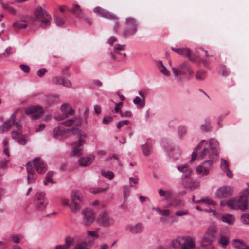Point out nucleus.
I'll return each mask as SVG.
<instances>
[{"label":"nucleus","instance_id":"27","mask_svg":"<svg viewBox=\"0 0 249 249\" xmlns=\"http://www.w3.org/2000/svg\"><path fill=\"white\" fill-rule=\"evenodd\" d=\"M233 246L238 249H249V246H248L243 241L235 239L233 241Z\"/></svg>","mask_w":249,"mask_h":249},{"label":"nucleus","instance_id":"11","mask_svg":"<svg viewBox=\"0 0 249 249\" xmlns=\"http://www.w3.org/2000/svg\"><path fill=\"white\" fill-rule=\"evenodd\" d=\"M213 164V161L212 160H207L197 167L196 171L198 174L207 175L209 174V170Z\"/></svg>","mask_w":249,"mask_h":249},{"label":"nucleus","instance_id":"42","mask_svg":"<svg viewBox=\"0 0 249 249\" xmlns=\"http://www.w3.org/2000/svg\"><path fill=\"white\" fill-rule=\"evenodd\" d=\"M151 149L152 146L150 144L146 143L142 148L143 154L145 156L148 155L150 153Z\"/></svg>","mask_w":249,"mask_h":249},{"label":"nucleus","instance_id":"10","mask_svg":"<svg viewBox=\"0 0 249 249\" xmlns=\"http://www.w3.org/2000/svg\"><path fill=\"white\" fill-rule=\"evenodd\" d=\"M233 188L232 187L224 186L216 191L215 196L218 198H225L231 196L233 194Z\"/></svg>","mask_w":249,"mask_h":249},{"label":"nucleus","instance_id":"36","mask_svg":"<svg viewBox=\"0 0 249 249\" xmlns=\"http://www.w3.org/2000/svg\"><path fill=\"white\" fill-rule=\"evenodd\" d=\"M204 203L208 206H210V205L215 206L217 204L215 201H214L213 200L209 199L208 198H202V199L197 200L196 201V203Z\"/></svg>","mask_w":249,"mask_h":249},{"label":"nucleus","instance_id":"40","mask_svg":"<svg viewBox=\"0 0 249 249\" xmlns=\"http://www.w3.org/2000/svg\"><path fill=\"white\" fill-rule=\"evenodd\" d=\"M101 174L105 177L111 180L114 178V173L110 171L102 170Z\"/></svg>","mask_w":249,"mask_h":249},{"label":"nucleus","instance_id":"25","mask_svg":"<svg viewBox=\"0 0 249 249\" xmlns=\"http://www.w3.org/2000/svg\"><path fill=\"white\" fill-rule=\"evenodd\" d=\"M171 49L176 52L178 54L181 55L188 57H190V50L189 49L186 48H178L175 47H172Z\"/></svg>","mask_w":249,"mask_h":249},{"label":"nucleus","instance_id":"63","mask_svg":"<svg viewBox=\"0 0 249 249\" xmlns=\"http://www.w3.org/2000/svg\"><path fill=\"white\" fill-rule=\"evenodd\" d=\"M129 123V121L128 120L120 121L118 124L117 128L119 129L121 127H123V126L127 125Z\"/></svg>","mask_w":249,"mask_h":249},{"label":"nucleus","instance_id":"55","mask_svg":"<svg viewBox=\"0 0 249 249\" xmlns=\"http://www.w3.org/2000/svg\"><path fill=\"white\" fill-rule=\"evenodd\" d=\"M229 74V71L228 69L225 66H221V75L222 76H227Z\"/></svg>","mask_w":249,"mask_h":249},{"label":"nucleus","instance_id":"13","mask_svg":"<svg viewBox=\"0 0 249 249\" xmlns=\"http://www.w3.org/2000/svg\"><path fill=\"white\" fill-rule=\"evenodd\" d=\"M9 142L7 139H4L3 141V154L5 155L3 160L1 161L0 168H3L6 166L7 164L10 161V154L8 147Z\"/></svg>","mask_w":249,"mask_h":249},{"label":"nucleus","instance_id":"52","mask_svg":"<svg viewBox=\"0 0 249 249\" xmlns=\"http://www.w3.org/2000/svg\"><path fill=\"white\" fill-rule=\"evenodd\" d=\"M189 214V212L187 210H180L176 211L175 215L177 216H182L187 215Z\"/></svg>","mask_w":249,"mask_h":249},{"label":"nucleus","instance_id":"54","mask_svg":"<svg viewBox=\"0 0 249 249\" xmlns=\"http://www.w3.org/2000/svg\"><path fill=\"white\" fill-rule=\"evenodd\" d=\"M9 240L11 242H13L15 243H18L19 242L20 238L18 235H14L11 236L9 238Z\"/></svg>","mask_w":249,"mask_h":249},{"label":"nucleus","instance_id":"51","mask_svg":"<svg viewBox=\"0 0 249 249\" xmlns=\"http://www.w3.org/2000/svg\"><path fill=\"white\" fill-rule=\"evenodd\" d=\"M63 80V77L60 76H57L52 79L53 83L55 85H62V83Z\"/></svg>","mask_w":249,"mask_h":249},{"label":"nucleus","instance_id":"62","mask_svg":"<svg viewBox=\"0 0 249 249\" xmlns=\"http://www.w3.org/2000/svg\"><path fill=\"white\" fill-rule=\"evenodd\" d=\"M3 7L11 13L15 14L16 13V10L14 8H13L12 7L9 6L6 4H3Z\"/></svg>","mask_w":249,"mask_h":249},{"label":"nucleus","instance_id":"37","mask_svg":"<svg viewBox=\"0 0 249 249\" xmlns=\"http://www.w3.org/2000/svg\"><path fill=\"white\" fill-rule=\"evenodd\" d=\"M218 243L223 247H225L229 243V239L227 236L223 234H220L219 235V238L218 240Z\"/></svg>","mask_w":249,"mask_h":249},{"label":"nucleus","instance_id":"24","mask_svg":"<svg viewBox=\"0 0 249 249\" xmlns=\"http://www.w3.org/2000/svg\"><path fill=\"white\" fill-rule=\"evenodd\" d=\"M68 11L72 12L77 17L81 19L85 18V13L78 4H74L73 8L68 9Z\"/></svg>","mask_w":249,"mask_h":249},{"label":"nucleus","instance_id":"35","mask_svg":"<svg viewBox=\"0 0 249 249\" xmlns=\"http://www.w3.org/2000/svg\"><path fill=\"white\" fill-rule=\"evenodd\" d=\"M157 67L160 71L162 72L164 75L168 76L170 75V73L168 72L166 68L163 65L162 61H159L157 63Z\"/></svg>","mask_w":249,"mask_h":249},{"label":"nucleus","instance_id":"34","mask_svg":"<svg viewBox=\"0 0 249 249\" xmlns=\"http://www.w3.org/2000/svg\"><path fill=\"white\" fill-rule=\"evenodd\" d=\"M178 169L181 172L185 174L186 176H189L192 172V170L188 165H180L178 167Z\"/></svg>","mask_w":249,"mask_h":249},{"label":"nucleus","instance_id":"14","mask_svg":"<svg viewBox=\"0 0 249 249\" xmlns=\"http://www.w3.org/2000/svg\"><path fill=\"white\" fill-rule=\"evenodd\" d=\"M83 215V221L85 226L90 225L94 220V213L91 209H86L82 212Z\"/></svg>","mask_w":249,"mask_h":249},{"label":"nucleus","instance_id":"45","mask_svg":"<svg viewBox=\"0 0 249 249\" xmlns=\"http://www.w3.org/2000/svg\"><path fill=\"white\" fill-rule=\"evenodd\" d=\"M76 117L73 119H68L67 121L61 123V124L67 127H70L74 124V123L76 122Z\"/></svg>","mask_w":249,"mask_h":249},{"label":"nucleus","instance_id":"61","mask_svg":"<svg viewBox=\"0 0 249 249\" xmlns=\"http://www.w3.org/2000/svg\"><path fill=\"white\" fill-rule=\"evenodd\" d=\"M47 72V70L45 68H41L39 69L37 72V75L39 77H42Z\"/></svg>","mask_w":249,"mask_h":249},{"label":"nucleus","instance_id":"57","mask_svg":"<svg viewBox=\"0 0 249 249\" xmlns=\"http://www.w3.org/2000/svg\"><path fill=\"white\" fill-rule=\"evenodd\" d=\"M62 85L67 88H71L72 86V84L70 81L64 77L63 82L62 83Z\"/></svg>","mask_w":249,"mask_h":249},{"label":"nucleus","instance_id":"59","mask_svg":"<svg viewBox=\"0 0 249 249\" xmlns=\"http://www.w3.org/2000/svg\"><path fill=\"white\" fill-rule=\"evenodd\" d=\"M20 67L24 72L29 73L30 72V68L29 66L26 64H21Z\"/></svg>","mask_w":249,"mask_h":249},{"label":"nucleus","instance_id":"31","mask_svg":"<svg viewBox=\"0 0 249 249\" xmlns=\"http://www.w3.org/2000/svg\"><path fill=\"white\" fill-rule=\"evenodd\" d=\"M108 188L109 187L108 185L104 187H93L90 188V192L92 194L103 193L106 192Z\"/></svg>","mask_w":249,"mask_h":249},{"label":"nucleus","instance_id":"23","mask_svg":"<svg viewBox=\"0 0 249 249\" xmlns=\"http://www.w3.org/2000/svg\"><path fill=\"white\" fill-rule=\"evenodd\" d=\"M139 94L141 96L142 99L140 97L137 96L133 99V102L135 104L137 105L138 107L142 108L145 106V97L142 91L139 92Z\"/></svg>","mask_w":249,"mask_h":249},{"label":"nucleus","instance_id":"33","mask_svg":"<svg viewBox=\"0 0 249 249\" xmlns=\"http://www.w3.org/2000/svg\"><path fill=\"white\" fill-rule=\"evenodd\" d=\"M218 145V142L215 140H210L209 141V146L210 147L211 151L213 152L215 157H216L218 155V153L215 151L214 148Z\"/></svg>","mask_w":249,"mask_h":249},{"label":"nucleus","instance_id":"47","mask_svg":"<svg viewBox=\"0 0 249 249\" xmlns=\"http://www.w3.org/2000/svg\"><path fill=\"white\" fill-rule=\"evenodd\" d=\"M73 249H90L86 242H82L76 245Z\"/></svg>","mask_w":249,"mask_h":249},{"label":"nucleus","instance_id":"22","mask_svg":"<svg viewBox=\"0 0 249 249\" xmlns=\"http://www.w3.org/2000/svg\"><path fill=\"white\" fill-rule=\"evenodd\" d=\"M220 168L222 171L226 173L228 177L230 178H233L232 172L229 169L228 162L223 158L221 159Z\"/></svg>","mask_w":249,"mask_h":249},{"label":"nucleus","instance_id":"6","mask_svg":"<svg viewBox=\"0 0 249 249\" xmlns=\"http://www.w3.org/2000/svg\"><path fill=\"white\" fill-rule=\"evenodd\" d=\"M71 202L70 208L71 211L75 213L79 211L82 204V196L78 191H72L71 194Z\"/></svg>","mask_w":249,"mask_h":249},{"label":"nucleus","instance_id":"53","mask_svg":"<svg viewBox=\"0 0 249 249\" xmlns=\"http://www.w3.org/2000/svg\"><path fill=\"white\" fill-rule=\"evenodd\" d=\"M54 21L57 26H61L64 23L63 19L60 17L56 16L54 18Z\"/></svg>","mask_w":249,"mask_h":249},{"label":"nucleus","instance_id":"50","mask_svg":"<svg viewBox=\"0 0 249 249\" xmlns=\"http://www.w3.org/2000/svg\"><path fill=\"white\" fill-rule=\"evenodd\" d=\"M43 113V109L42 108H41V109L39 110H38V111H37L36 113H35L32 115L31 118L33 120L39 119L42 116Z\"/></svg>","mask_w":249,"mask_h":249},{"label":"nucleus","instance_id":"4","mask_svg":"<svg viewBox=\"0 0 249 249\" xmlns=\"http://www.w3.org/2000/svg\"><path fill=\"white\" fill-rule=\"evenodd\" d=\"M34 14L36 20L40 23V26L41 28H45L50 26L51 17L41 7L38 6L36 8Z\"/></svg>","mask_w":249,"mask_h":249},{"label":"nucleus","instance_id":"29","mask_svg":"<svg viewBox=\"0 0 249 249\" xmlns=\"http://www.w3.org/2000/svg\"><path fill=\"white\" fill-rule=\"evenodd\" d=\"M42 107L38 106H33L29 107L25 109V114L29 115H33L36 113L38 110H39Z\"/></svg>","mask_w":249,"mask_h":249},{"label":"nucleus","instance_id":"44","mask_svg":"<svg viewBox=\"0 0 249 249\" xmlns=\"http://www.w3.org/2000/svg\"><path fill=\"white\" fill-rule=\"evenodd\" d=\"M12 53V49L10 47H7L5 52L0 54V58H5L10 56Z\"/></svg>","mask_w":249,"mask_h":249},{"label":"nucleus","instance_id":"41","mask_svg":"<svg viewBox=\"0 0 249 249\" xmlns=\"http://www.w3.org/2000/svg\"><path fill=\"white\" fill-rule=\"evenodd\" d=\"M27 27V25L26 24L20 21H16L13 23V27L15 29H25Z\"/></svg>","mask_w":249,"mask_h":249},{"label":"nucleus","instance_id":"9","mask_svg":"<svg viewBox=\"0 0 249 249\" xmlns=\"http://www.w3.org/2000/svg\"><path fill=\"white\" fill-rule=\"evenodd\" d=\"M93 12L98 16L103 17L108 20H116L117 16L112 13L104 9L103 8L97 6L93 9Z\"/></svg>","mask_w":249,"mask_h":249},{"label":"nucleus","instance_id":"39","mask_svg":"<svg viewBox=\"0 0 249 249\" xmlns=\"http://www.w3.org/2000/svg\"><path fill=\"white\" fill-rule=\"evenodd\" d=\"M184 204L183 202L181 200H176L174 201L172 204H169L168 207L173 206L174 208H180L184 207Z\"/></svg>","mask_w":249,"mask_h":249},{"label":"nucleus","instance_id":"58","mask_svg":"<svg viewBox=\"0 0 249 249\" xmlns=\"http://www.w3.org/2000/svg\"><path fill=\"white\" fill-rule=\"evenodd\" d=\"M112 21H114V25L113 26L114 30L116 32L119 30L120 27V22L119 21L118 17L117 16L116 20H111Z\"/></svg>","mask_w":249,"mask_h":249},{"label":"nucleus","instance_id":"32","mask_svg":"<svg viewBox=\"0 0 249 249\" xmlns=\"http://www.w3.org/2000/svg\"><path fill=\"white\" fill-rule=\"evenodd\" d=\"M239 205L246 204V210L248 209V195L243 194L241 195L240 197L237 199Z\"/></svg>","mask_w":249,"mask_h":249},{"label":"nucleus","instance_id":"21","mask_svg":"<svg viewBox=\"0 0 249 249\" xmlns=\"http://www.w3.org/2000/svg\"><path fill=\"white\" fill-rule=\"evenodd\" d=\"M214 157L215 156H214V153L211 151V149L208 148V147H205L199 154L198 158L200 159H209L212 160V159H213Z\"/></svg>","mask_w":249,"mask_h":249},{"label":"nucleus","instance_id":"28","mask_svg":"<svg viewBox=\"0 0 249 249\" xmlns=\"http://www.w3.org/2000/svg\"><path fill=\"white\" fill-rule=\"evenodd\" d=\"M93 157L82 158L78 160L79 165L82 166L89 165L93 160Z\"/></svg>","mask_w":249,"mask_h":249},{"label":"nucleus","instance_id":"8","mask_svg":"<svg viewBox=\"0 0 249 249\" xmlns=\"http://www.w3.org/2000/svg\"><path fill=\"white\" fill-rule=\"evenodd\" d=\"M45 195L42 192H37L35 196L34 205L36 208L42 210L44 209L48 204Z\"/></svg>","mask_w":249,"mask_h":249},{"label":"nucleus","instance_id":"15","mask_svg":"<svg viewBox=\"0 0 249 249\" xmlns=\"http://www.w3.org/2000/svg\"><path fill=\"white\" fill-rule=\"evenodd\" d=\"M62 111L64 113L62 116H57L54 117L57 120H62L68 117L69 115H72L74 113L71 107L68 104H64L61 107Z\"/></svg>","mask_w":249,"mask_h":249},{"label":"nucleus","instance_id":"2","mask_svg":"<svg viewBox=\"0 0 249 249\" xmlns=\"http://www.w3.org/2000/svg\"><path fill=\"white\" fill-rule=\"evenodd\" d=\"M171 69L175 79L179 81H181L183 77L192 76L194 73L187 61H184L177 68L172 67Z\"/></svg>","mask_w":249,"mask_h":249},{"label":"nucleus","instance_id":"17","mask_svg":"<svg viewBox=\"0 0 249 249\" xmlns=\"http://www.w3.org/2000/svg\"><path fill=\"white\" fill-rule=\"evenodd\" d=\"M17 110H16L10 116V118L6 121L0 127V133H4V132L8 131L11 127V122L15 121L16 113Z\"/></svg>","mask_w":249,"mask_h":249},{"label":"nucleus","instance_id":"26","mask_svg":"<svg viewBox=\"0 0 249 249\" xmlns=\"http://www.w3.org/2000/svg\"><path fill=\"white\" fill-rule=\"evenodd\" d=\"M221 220L222 222L231 225L234 224L235 219L233 215L226 214L221 217Z\"/></svg>","mask_w":249,"mask_h":249},{"label":"nucleus","instance_id":"20","mask_svg":"<svg viewBox=\"0 0 249 249\" xmlns=\"http://www.w3.org/2000/svg\"><path fill=\"white\" fill-rule=\"evenodd\" d=\"M143 226L141 223H138L136 225H128L126 226L125 229L133 234H138L142 232Z\"/></svg>","mask_w":249,"mask_h":249},{"label":"nucleus","instance_id":"3","mask_svg":"<svg viewBox=\"0 0 249 249\" xmlns=\"http://www.w3.org/2000/svg\"><path fill=\"white\" fill-rule=\"evenodd\" d=\"M196 245L194 237H179L172 241V246L174 248L181 247V249H194Z\"/></svg>","mask_w":249,"mask_h":249},{"label":"nucleus","instance_id":"12","mask_svg":"<svg viewBox=\"0 0 249 249\" xmlns=\"http://www.w3.org/2000/svg\"><path fill=\"white\" fill-rule=\"evenodd\" d=\"M125 25L129 30V33L127 31H124L123 33L124 36H126L128 34H134L136 32L137 24L133 18H127L125 20Z\"/></svg>","mask_w":249,"mask_h":249},{"label":"nucleus","instance_id":"7","mask_svg":"<svg viewBox=\"0 0 249 249\" xmlns=\"http://www.w3.org/2000/svg\"><path fill=\"white\" fill-rule=\"evenodd\" d=\"M69 132H71L73 135H77L79 137L81 136H84V137H86V135L85 133L75 127L71 129H64L60 128V126H58L55 128L53 131L54 137L56 138H59V136L62 135L63 134H66Z\"/></svg>","mask_w":249,"mask_h":249},{"label":"nucleus","instance_id":"16","mask_svg":"<svg viewBox=\"0 0 249 249\" xmlns=\"http://www.w3.org/2000/svg\"><path fill=\"white\" fill-rule=\"evenodd\" d=\"M84 136L79 137L78 142H74L73 144L72 155L74 156H79L81 155L82 149L80 147L84 143Z\"/></svg>","mask_w":249,"mask_h":249},{"label":"nucleus","instance_id":"48","mask_svg":"<svg viewBox=\"0 0 249 249\" xmlns=\"http://www.w3.org/2000/svg\"><path fill=\"white\" fill-rule=\"evenodd\" d=\"M74 240L72 238L67 237L65 239V244L64 245L66 249H68L72 244Z\"/></svg>","mask_w":249,"mask_h":249},{"label":"nucleus","instance_id":"30","mask_svg":"<svg viewBox=\"0 0 249 249\" xmlns=\"http://www.w3.org/2000/svg\"><path fill=\"white\" fill-rule=\"evenodd\" d=\"M206 141L205 140H202L199 144L198 145V146L195 148V149L194 150V151L192 152V158H191V159L190 161V162L191 163H192L193 162L195 159H196V158L197 156V152L201 148V146L204 143H205Z\"/></svg>","mask_w":249,"mask_h":249},{"label":"nucleus","instance_id":"5","mask_svg":"<svg viewBox=\"0 0 249 249\" xmlns=\"http://www.w3.org/2000/svg\"><path fill=\"white\" fill-rule=\"evenodd\" d=\"M217 228L215 225H211L204 234L201 240V246L207 247L211 245L215 237Z\"/></svg>","mask_w":249,"mask_h":249},{"label":"nucleus","instance_id":"46","mask_svg":"<svg viewBox=\"0 0 249 249\" xmlns=\"http://www.w3.org/2000/svg\"><path fill=\"white\" fill-rule=\"evenodd\" d=\"M11 136L13 139L18 140L22 136L20 130L18 129L17 131L13 130L11 132Z\"/></svg>","mask_w":249,"mask_h":249},{"label":"nucleus","instance_id":"19","mask_svg":"<svg viewBox=\"0 0 249 249\" xmlns=\"http://www.w3.org/2000/svg\"><path fill=\"white\" fill-rule=\"evenodd\" d=\"M98 220L104 226H107L111 224V219L107 211H104L100 214Z\"/></svg>","mask_w":249,"mask_h":249},{"label":"nucleus","instance_id":"43","mask_svg":"<svg viewBox=\"0 0 249 249\" xmlns=\"http://www.w3.org/2000/svg\"><path fill=\"white\" fill-rule=\"evenodd\" d=\"M54 174L53 171H49L46 175V181L44 182V184L47 185V182L54 183V182L51 179V178L53 176Z\"/></svg>","mask_w":249,"mask_h":249},{"label":"nucleus","instance_id":"18","mask_svg":"<svg viewBox=\"0 0 249 249\" xmlns=\"http://www.w3.org/2000/svg\"><path fill=\"white\" fill-rule=\"evenodd\" d=\"M236 198H232L226 202V205L231 209L234 210H240L242 211H246V204L239 205Z\"/></svg>","mask_w":249,"mask_h":249},{"label":"nucleus","instance_id":"38","mask_svg":"<svg viewBox=\"0 0 249 249\" xmlns=\"http://www.w3.org/2000/svg\"><path fill=\"white\" fill-rule=\"evenodd\" d=\"M206 71L204 70H199L196 73L195 77L197 80L202 81L205 78Z\"/></svg>","mask_w":249,"mask_h":249},{"label":"nucleus","instance_id":"49","mask_svg":"<svg viewBox=\"0 0 249 249\" xmlns=\"http://www.w3.org/2000/svg\"><path fill=\"white\" fill-rule=\"evenodd\" d=\"M241 220L243 224L249 225V214L244 213L241 216Z\"/></svg>","mask_w":249,"mask_h":249},{"label":"nucleus","instance_id":"60","mask_svg":"<svg viewBox=\"0 0 249 249\" xmlns=\"http://www.w3.org/2000/svg\"><path fill=\"white\" fill-rule=\"evenodd\" d=\"M120 114L123 117H130L132 116V112L130 111H126L124 112L120 111Z\"/></svg>","mask_w":249,"mask_h":249},{"label":"nucleus","instance_id":"64","mask_svg":"<svg viewBox=\"0 0 249 249\" xmlns=\"http://www.w3.org/2000/svg\"><path fill=\"white\" fill-rule=\"evenodd\" d=\"M113 120V117L111 116H105L103 119V123L104 124H108L111 122Z\"/></svg>","mask_w":249,"mask_h":249},{"label":"nucleus","instance_id":"1","mask_svg":"<svg viewBox=\"0 0 249 249\" xmlns=\"http://www.w3.org/2000/svg\"><path fill=\"white\" fill-rule=\"evenodd\" d=\"M34 168L31 163L26 164V168L28 172V179L29 182H33L36 178L35 171L38 173H42L47 170V166L44 162L38 158H36L33 160Z\"/></svg>","mask_w":249,"mask_h":249},{"label":"nucleus","instance_id":"56","mask_svg":"<svg viewBox=\"0 0 249 249\" xmlns=\"http://www.w3.org/2000/svg\"><path fill=\"white\" fill-rule=\"evenodd\" d=\"M125 48V45H121L119 44H117L115 45L114 50L115 52H117L119 50H124Z\"/></svg>","mask_w":249,"mask_h":249}]
</instances>
